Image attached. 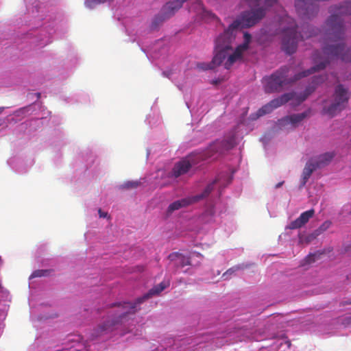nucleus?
<instances>
[{
    "mask_svg": "<svg viewBox=\"0 0 351 351\" xmlns=\"http://www.w3.org/2000/svg\"><path fill=\"white\" fill-rule=\"evenodd\" d=\"M324 112L325 114H326L329 117H333L334 116H335L336 111L328 110V111H324Z\"/></svg>",
    "mask_w": 351,
    "mask_h": 351,
    "instance_id": "nucleus-21",
    "label": "nucleus"
},
{
    "mask_svg": "<svg viewBox=\"0 0 351 351\" xmlns=\"http://www.w3.org/2000/svg\"><path fill=\"white\" fill-rule=\"evenodd\" d=\"M311 27L309 25L304 26L303 27L304 34L300 35L301 40L310 38L314 35L313 32L309 31Z\"/></svg>",
    "mask_w": 351,
    "mask_h": 351,
    "instance_id": "nucleus-19",
    "label": "nucleus"
},
{
    "mask_svg": "<svg viewBox=\"0 0 351 351\" xmlns=\"http://www.w3.org/2000/svg\"><path fill=\"white\" fill-rule=\"evenodd\" d=\"M98 213L100 217H106L108 215L107 213L103 212L101 209H99Z\"/></svg>",
    "mask_w": 351,
    "mask_h": 351,
    "instance_id": "nucleus-22",
    "label": "nucleus"
},
{
    "mask_svg": "<svg viewBox=\"0 0 351 351\" xmlns=\"http://www.w3.org/2000/svg\"><path fill=\"white\" fill-rule=\"evenodd\" d=\"M53 271L52 269H38L35 270L30 276V278H40L49 276Z\"/></svg>",
    "mask_w": 351,
    "mask_h": 351,
    "instance_id": "nucleus-16",
    "label": "nucleus"
},
{
    "mask_svg": "<svg viewBox=\"0 0 351 351\" xmlns=\"http://www.w3.org/2000/svg\"><path fill=\"white\" fill-rule=\"evenodd\" d=\"M330 225H331V222L330 221H325L320 226V229L322 230H326V229H328L330 227Z\"/></svg>",
    "mask_w": 351,
    "mask_h": 351,
    "instance_id": "nucleus-20",
    "label": "nucleus"
},
{
    "mask_svg": "<svg viewBox=\"0 0 351 351\" xmlns=\"http://www.w3.org/2000/svg\"><path fill=\"white\" fill-rule=\"evenodd\" d=\"M348 304H351V301H350V302H349Z\"/></svg>",
    "mask_w": 351,
    "mask_h": 351,
    "instance_id": "nucleus-27",
    "label": "nucleus"
},
{
    "mask_svg": "<svg viewBox=\"0 0 351 351\" xmlns=\"http://www.w3.org/2000/svg\"><path fill=\"white\" fill-rule=\"evenodd\" d=\"M213 189V184H208L204 191L199 194L191 197L183 198L170 204L167 210L168 215L172 214L175 210H178L182 208L186 207L191 204L197 202L207 197Z\"/></svg>",
    "mask_w": 351,
    "mask_h": 351,
    "instance_id": "nucleus-8",
    "label": "nucleus"
},
{
    "mask_svg": "<svg viewBox=\"0 0 351 351\" xmlns=\"http://www.w3.org/2000/svg\"><path fill=\"white\" fill-rule=\"evenodd\" d=\"M317 169L313 160L306 162L302 171V186L305 185L314 171Z\"/></svg>",
    "mask_w": 351,
    "mask_h": 351,
    "instance_id": "nucleus-14",
    "label": "nucleus"
},
{
    "mask_svg": "<svg viewBox=\"0 0 351 351\" xmlns=\"http://www.w3.org/2000/svg\"><path fill=\"white\" fill-rule=\"evenodd\" d=\"M326 80V76L319 75L313 77V86H308L303 94L298 95L295 93H287L281 96L274 99L261 110H273L282 106L283 104L292 101V104H299L304 101L309 95H311L315 89V85L322 83Z\"/></svg>",
    "mask_w": 351,
    "mask_h": 351,
    "instance_id": "nucleus-5",
    "label": "nucleus"
},
{
    "mask_svg": "<svg viewBox=\"0 0 351 351\" xmlns=\"http://www.w3.org/2000/svg\"><path fill=\"white\" fill-rule=\"evenodd\" d=\"M283 184H284L283 181L280 182L278 183L277 184H276L275 188L278 189V188L280 187Z\"/></svg>",
    "mask_w": 351,
    "mask_h": 351,
    "instance_id": "nucleus-24",
    "label": "nucleus"
},
{
    "mask_svg": "<svg viewBox=\"0 0 351 351\" xmlns=\"http://www.w3.org/2000/svg\"><path fill=\"white\" fill-rule=\"evenodd\" d=\"M97 0H88V2H90V1H96Z\"/></svg>",
    "mask_w": 351,
    "mask_h": 351,
    "instance_id": "nucleus-25",
    "label": "nucleus"
},
{
    "mask_svg": "<svg viewBox=\"0 0 351 351\" xmlns=\"http://www.w3.org/2000/svg\"><path fill=\"white\" fill-rule=\"evenodd\" d=\"M243 269V267L241 266H239V265H237V266H234L233 267H231L229 269H228L223 275H222V278L224 279V280H228V276L232 275V274H234L236 271L239 270V269Z\"/></svg>",
    "mask_w": 351,
    "mask_h": 351,
    "instance_id": "nucleus-18",
    "label": "nucleus"
},
{
    "mask_svg": "<svg viewBox=\"0 0 351 351\" xmlns=\"http://www.w3.org/2000/svg\"><path fill=\"white\" fill-rule=\"evenodd\" d=\"M195 257L202 259V255L197 252L191 253L189 256H185L179 252H173L169 255L168 258L174 267V271L176 272L178 269L187 265H198L199 263L193 264L192 262V259Z\"/></svg>",
    "mask_w": 351,
    "mask_h": 351,
    "instance_id": "nucleus-10",
    "label": "nucleus"
},
{
    "mask_svg": "<svg viewBox=\"0 0 351 351\" xmlns=\"http://www.w3.org/2000/svg\"><path fill=\"white\" fill-rule=\"evenodd\" d=\"M334 96V103L328 110H341V106L348 100V90L343 85L339 84L335 88Z\"/></svg>",
    "mask_w": 351,
    "mask_h": 351,
    "instance_id": "nucleus-11",
    "label": "nucleus"
},
{
    "mask_svg": "<svg viewBox=\"0 0 351 351\" xmlns=\"http://www.w3.org/2000/svg\"><path fill=\"white\" fill-rule=\"evenodd\" d=\"M247 111H245L242 114L239 125L236 127L234 130L230 134L229 136L223 141H216L210 145L207 151L208 157H211L217 153L222 154L223 152L233 148L237 144V130L239 128L240 124L248 125L251 121H255L265 115L267 111H258L257 112L252 114L250 117L246 119L245 116L247 115Z\"/></svg>",
    "mask_w": 351,
    "mask_h": 351,
    "instance_id": "nucleus-4",
    "label": "nucleus"
},
{
    "mask_svg": "<svg viewBox=\"0 0 351 351\" xmlns=\"http://www.w3.org/2000/svg\"><path fill=\"white\" fill-rule=\"evenodd\" d=\"M315 214L314 209H310L302 213L299 217H298L294 221H291L288 226V228L291 230H295L298 228H300L303 226H304L311 218L313 217Z\"/></svg>",
    "mask_w": 351,
    "mask_h": 351,
    "instance_id": "nucleus-12",
    "label": "nucleus"
},
{
    "mask_svg": "<svg viewBox=\"0 0 351 351\" xmlns=\"http://www.w3.org/2000/svg\"><path fill=\"white\" fill-rule=\"evenodd\" d=\"M167 286L168 284L162 282L150 289L148 293L143 295L142 297L138 298L134 302H125L123 303L113 304V306H117L118 307L115 313V317L112 321H107L99 324L97 327L93 330L91 334L92 338H97L110 332L115 324L122 322V320L129 314H134L137 311H138L140 309L138 306L141 304L153 295H158L165 289Z\"/></svg>",
    "mask_w": 351,
    "mask_h": 351,
    "instance_id": "nucleus-3",
    "label": "nucleus"
},
{
    "mask_svg": "<svg viewBox=\"0 0 351 351\" xmlns=\"http://www.w3.org/2000/svg\"><path fill=\"white\" fill-rule=\"evenodd\" d=\"M332 158L333 154L330 153H325L320 155L315 161H313L317 168H321L328 165L331 161Z\"/></svg>",
    "mask_w": 351,
    "mask_h": 351,
    "instance_id": "nucleus-15",
    "label": "nucleus"
},
{
    "mask_svg": "<svg viewBox=\"0 0 351 351\" xmlns=\"http://www.w3.org/2000/svg\"><path fill=\"white\" fill-rule=\"evenodd\" d=\"M265 14L266 9L263 7L243 12L241 20L234 21L216 38L215 55L212 61L209 63H198L197 67L201 70L213 69L224 62V68L228 70L234 64L242 61L244 53L249 49L252 36L247 32L244 33L243 43L233 51L232 44L235 40L237 31L239 28L254 25L265 16Z\"/></svg>",
    "mask_w": 351,
    "mask_h": 351,
    "instance_id": "nucleus-1",
    "label": "nucleus"
},
{
    "mask_svg": "<svg viewBox=\"0 0 351 351\" xmlns=\"http://www.w3.org/2000/svg\"><path fill=\"white\" fill-rule=\"evenodd\" d=\"M286 21L290 25L283 29L282 49L287 54L291 55L295 52L298 47L299 37L296 31V24L293 19L287 17Z\"/></svg>",
    "mask_w": 351,
    "mask_h": 351,
    "instance_id": "nucleus-6",
    "label": "nucleus"
},
{
    "mask_svg": "<svg viewBox=\"0 0 351 351\" xmlns=\"http://www.w3.org/2000/svg\"><path fill=\"white\" fill-rule=\"evenodd\" d=\"M141 182L138 181H128L120 186L122 189H136L140 186Z\"/></svg>",
    "mask_w": 351,
    "mask_h": 351,
    "instance_id": "nucleus-17",
    "label": "nucleus"
},
{
    "mask_svg": "<svg viewBox=\"0 0 351 351\" xmlns=\"http://www.w3.org/2000/svg\"><path fill=\"white\" fill-rule=\"evenodd\" d=\"M197 5L199 8L200 10H204L202 3L201 1L197 0Z\"/></svg>",
    "mask_w": 351,
    "mask_h": 351,
    "instance_id": "nucleus-23",
    "label": "nucleus"
},
{
    "mask_svg": "<svg viewBox=\"0 0 351 351\" xmlns=\"http://www.w3.org/2000/svg\"><path fill=\"white\" fill-rule=\"evenodd\" d=\"M3 109H4V108H1V107H0V110H3Z\"/></svg>",
    "mask_w": 351,
    "mask_h": 351,
    "instance_id": "nucleus-26",
    "label": "nucleus"
},
{
    "mask_svg": "<svg viewBox=\"0 0 351 351\" xmlns=\"http://www.w3.org/2000/svg\"><path fill=\"white\" fill-rule=\"evenodd\" d=\"M311 111H304L302 113L285 117L279 119L275 125V130L290 131L299 125L301 121L310 115Z\"/></svg>",
    "mask_w": 351,
    "mask_h": 351,
    "instance_id": "nucleus-9",
    "label": "nucleus"
},
{
    "mask_svg": "<svg viewBox=\"0 0 351 351\" xmlns=\"http://www.w3.org/2000/svg\"><path fill=\"white\" fill-rule=\"evenodd\" d=\"M331 14L326 21L328 32L324 40L322 51H316L313 55L315 65L311 69L296 75L295 80L306 77L308 75L323 70L332 61L340 58L343 61H351V48L345 50L343 42L345 28L342 17L351 15V1L330 7Z\"/></svg>",
    "mask_w": 351,
    "mask_h": 351,
    "instance_id": "nucleus-2",
    "label": "nucleus"
},
{
    "mask_svg": "<svg viewBox=\"0 0 351 351\" xmlns=\"http://www.w3.org/2000/svg\"><path fill=\"white\" fill-rule=\"evenodd\" d=\"M289 69L287 66L280 68L269 77H265L264 86L266 93H274L281 89L287 78Z\"/></svg>",
    "mask_w": 351,
    "mask_h": 351,
    "instance_id": "nucleus-7",
    "label": "nucleus"
},
{
    "mask_svg": "<svg viewBox=\"0 0 351 351\" xmlns=\"http://www.w3.org/2000/svg\"><path fill=\"white\" fill-rule=\"evenodd\" d=\"M192 165L187 159H183L174 165L172 169V176L175 178L185 174L191 168Z\"/></svg>",
    "mask_w": 351,
    "mask_h": 351,
    "instance_id": "nucleus-13",
    "label": "nucleus"
}]
</instances>
